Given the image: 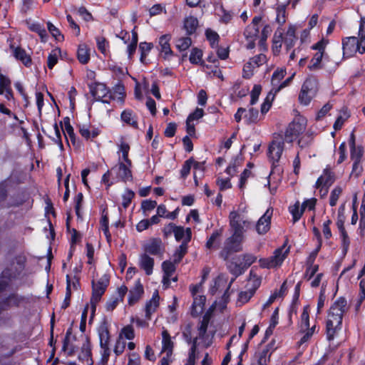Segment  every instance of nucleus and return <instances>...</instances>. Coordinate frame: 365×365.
<instances>
[{"instance_id":"f257e3e1","label":"nucleus","mask_w":365,"mask_h":365,"mask_svg":"<svg viewBox=\"0 0 365 365\" xmlns=\"http://www.w3.org/2000/svg\"><path fill=\"white\" fill-rule=\"evenodd\" d=\"M347 301L344 297L337 299L329 308L326 322V335L332 341L341 330L344 314L348 311Z\"/></svg>"},{"instance_id":"f03ea898","label":"nucleus","mask_w":365,"mask_h":365,"mask_svg":"<svg viewBox=\"0 0 365 365\" xmlns=\"http://www.w3.org/2000/svg\"><path fill=\"white\" fill-rule=\"evenodd\" d=\"M232 235L227 237L219 253V257L225 261H227L234 253L242 251V243L245 235L242 234L241 227L233 219L231 220Z\"/></svg>"},{"instance_id":"7ed1b4c3","label":"nucleus","mask_w":365,"mask_h":365,"mask_svg":"<svg viewBox=\"0 0 365 365\" xmlns=\"http://www.w3.org/2000/svg\"><path fill=\"white\" fill-rule=\"evenodd\" d=\"M343 56H353L356 52L362 54L365 52V17H361L359 29V38L346 37L342 41Z\"/></svg>"},{"instance_id":"20e7f679","label":"nucleus","mask_w":365,"mask_h":365,"mask_svg":"<svg viewBox=\"0 0 365 365\" xmlns=\"http://www.w3.org/2000/svg\"><path fill=\"white\" fill-rule=\"evenodd\" d=\"M256 260L257 257L254 255L246 253L236 256L230 261H227V268L234 275V277L230 282V286L232 285L237 277L242 274Z\"/></svg>"},{"instance_id":"39448f33","label":"nucleus","mask_w":365,"mask_h":365,"mask_svg":"<svg viewBox=\"0 0 365 365\" xmlns=\"http://www.w3.org/2000/svg\"><path fill=\"white\" fill-rule=\"evenodd\" d=\"M110 282V278L108 274L103 275L97 282L94 279L92 280V296L91 298V321L95 315L97 304L100 302L101 297L105 293Z\"/></svg>"},{"instance_id":"423d86ee","label":"nucleus","mask_w":365,"mask_h":365,"mask_svg":"<svg viewBox=\"0 0 365 365\" xmlns=\"http://www.w3.org/2000/svg\"><path fill=\"white\" fill-rule=\"evenodd\" d=\"M26 257L24 255H16L1 272V278L11 280L16 279L25 268Z\"/></svg>"},{"instance_id":"0eeeda50","label":"nucleus","mask_w":365,"mask_h":365,"mask_svg":"<svg viewBox=\"0 0 365 365\" xmlns=\"http://www.w3.org/2000/svg\"><path fill=\"white\" fill-rule=\"evenodd\" d=\"M289 251V249H285V246L283 245L277 249L272 257L260 259V266L268 269L279 266L287 256Z\"/></svg>"},{"instance_id":"6e6552de","label":"nucleus","mask_w":365,"mask_h":365,"mask_svg":"<svg viewBox=\"0 0 365 365\" xmlns=\"http://www.w3.org/2000/svg\"><path fill=\"white\" fill-rule=\"evenodd\" d=\"M328 44V40L322 39L312 46L313 50L317 52L314 55L310 61L308 68L311 71H317L323 68L322 61L324 57V50Z\"/></svg>"},{"instance_id":"1a4fd4ad","label":"nucleus","mask_w":365,"mask_h":365,"mask_svg":"<svg viewBox=\"0 0 365 365\" xmlns=\"http://www.w3.org/2000/svg\"><path fill=\"white\" fill-rule=\"evenodd\" d=\"M284 140L282 135H277L270 143L268 148V157L274 163L278 162L284 150Z\"/></svg>"},{"instance_id":"9d476101","label":"nucleus","mask_w":365,"mask_h":365,"mask_svg":"<svg viewBox=\"0 0 365 365\" xmlns=\"http://www.w3.org/2000/svg\"><path fill=\"white\" fill-rule=\"evenodd\" d=\"M306 130V122L304 120H294L290 123L286 129L284 140L288 143H292L301 133Z\"/></svg>"},{"instance_id":"9b49d317","label":"nucleus","mask_w":365,"mask_h":365,"mask_svg":"<svg viewBox=\"0 0 365 365\" xmlns=\"http://www.w3.org/2000/svg\"><path fill=\"white\" fill-rule=\"evenodd\" d=\"M259 112L258 110L251 108L247 111L244 108H239L235 114V120L239 123L242 118L245 119L246 124L250 125L258 122Z\"/></svg>"},{"instance_id":"f8f14e48","label":"nucleus","mask_w":365,"mask_h":365,"mask_svg":"<svg viewBox=\"0 0 365 365\" xmlns=\"http://www.w3.org/2000/svg\"><path fill=\"white\" fill-rule=\"evenodd\" d=\"M272 215L273 209L272 207L268 208L264 214L258 220L255 229L259 235H265L270 230Z\"/></svg>"},{"instance_id":"ddd939ff","label":"nucleus","mask_w":365,"mask_h":365,"mask_svg":"<svg viewBox=\"0 0 365 365\" xmlns=\"http://www.w3.org/2000/svg\"><path fill=\"white\" fill-rule=\"evenodd\" d=\"M133 166L132 162L128 163L121 161V159H118V164L115 168H118L117 177L123 182L133 181V174L131 168ZM115 167L112 168L113 170Z\"/></svg>"},{"instance_id":"4468645a","label":"nucleus","mask_w":365,"mask_h":365,"mask_svg":"<svg viewBox=\"0 0 365 365\" xmlns=\"http://www.w3.org/2000/svg\"><path fill=\"white\" fill-rule=\"evenodd\" d=\"M191 229L186 228V236L182 244L177 248L174 253V263H179L187 252V243L191 240Z\"/></svg>"},{"instance_id":"2eb2a0df","label":"nucleus","mask_w":365,"mask_h":365,"mask_svg":"<svg viewBox=\"0 0 365 365\" xmlns=\"http://www.w3.org/2000/svg\"><path fill=\"white\" fill-rule=\"evenodd\" d=\"M335 180L334 175L328 168L324 169V173L316 182L315 187L320 188V192L324 190V187H329Z\"/></svg>"},{"instance_id":"dca6fc26","label":"nucleus","mask_w":365,"mask_h":365,"mask_svg":"<svg viewBox=\"0 0 365 365\" xmlns=\"http://www.w3.org/2000/svg\"><path fill=\"white\" fill-rule=\"evenodd\" d=\"M163 249V242L160 238H153L144 246L145 252L153 255L162 254Z\"/></svg>"},{"instance_id":"f3484780","label":"nucleus","mask_w":365,"mask_h":365,"mask_svg":"<svg viewBox=\"0 0 365 365\" xmlns=\"http://www.w3.org/2000/svg\"><path fill=\"white\" fill-rule=\"evenodd\" d=\"M234 218L235 221L241 227L242 234L244 235L246 230L251 227L252 222L247 220L243 219L238 211L232 210L229 215L230 226L231 227V220Z\"/></svg>"},{"instance_id":"a211bd4d","label":"nucleus","mask_w":365,"mask_h":365,"mask_svg":"<svg viewBox=\"0 0 365 365\" xmlns=\"http://www.w3.org/2000/svg\"><path fill=\"white\" fill-rule=\"evenodd\" d=\"M159 299H160V297H159L158 292V291H155L153 293V297L151 298V299L149 300L146 303L145 307V318L147 320H150L151 318V314L157 310V308L159 306Z\"/></svg>"},{"instance_id":"6ab92c4d","label":"nucleus","mask_w":365,"mask_h":365,"mask_svg":"<svg viewBox=\"0 0 365 365\" xmlns=\"http://www.w3.org/2000/svg\"><path fill=\"white\" fill-rule=\"evenodd\" d=\"M143 292V287L140 280H138L133 289L129 292L128 304L130 305L135 304L141 298Z\"/></svg>"},{"instance_id":"aec40b11","label":"nucleus","mask_w":365,"mask_h":365,"mask_svg":"<svg viewBox=\"0 0 365 365\" xmlns=\"http://www.w3.org/2000/svg\"><path fill=\"white\" fill-rule=\"evenodd\" d=\"M139 266L147 275H150L153 273L154 259L144 253L140 256Z\"/></svg>"},{"instance_id":"412c9836","label":"nucleus","mask_w":365,"mask_h":365,"mask_svg":"<svg viewBox=\"0 0 365 365\" xmlns=\"http://www.w3.org/2000/svg\"><path fill=\"white\" fill-rule=\"evenodd\" d=\"M91 93L96 101H100L106 96L108 90L105 84L95 83L94 86H91Z\"/></svg>"},{"instance_id":"4be33fe9","label":"nucleus","mask_w":365,"mask_h":365,"mask_svg":"<svg viewBox=\"0 0 365 365\" xmlns=\"http://www.w3.org/2000/svg\"><path fill=\"white\" fill-rule=\"evenodd\" d=\"M162 337H163V341H162L163 351L167 354L168 356H172L174 344H173V341L171 340V337H170V334L168 333V330L164 329L163 331Z\"/></svg>"},{"instance_id":"5701e85b","label":"nucleus","mask_w":365,"mask_h":365,"mask_svg":"<svg viewBox=\"0 0 365 365\" xmlns=\"http://www.w3.org/2000/svg\"><path fill=\"white\" fill-rule=\"evenodd\" d=\"M121 120L127 125L133 127L135 129L138 128V124L136 116L134 115L133 110H125L122 112L120 115Z\"/></svg>"},{"instance_id":"b1692460","label":"nucleus","mask_w":365,"mask_h":365,"mask_svg":"<svg viewBox=\"0 0 365 365\" xmlns=\"http://www.w3.org/2000/svg\"><path fill=\"white\" fill-rule=\"evenodd\" d=\"M222 235V229L215 230L207 240L205 247L209 250L217 249L219 246L220 238Z\"/></svg>"},{"instance_id":"393cba45","label":"nucleus","mask_w":365,"mask_h":365,"mask_svg":"<svg viewBox=\"0 0 365 365\" xmlns=\"http://www.w3.org/2000/svg\"><path fill=\"white\" fill-rule=\"evenodd\" d=\"M295 27L294 26H289L284 38V43L286 46L287 50L291 49L295 43L297 37L295 36Z\"/></svg>"},{"instance_id":"a878e982","label":"nucleus","mask_w":365,"mask_h":365,"mask_svg":"<svg viewBox=\"0 0 365 365\" xmlns=\"http://www.w3.org/2000/svg\"><path fill=\"white\" fill-rule=\"evenodd\" d=\"M205 302L206 297L204 295H199L194 298V302L192 306V314L193 316H197L198 314L202 312Z\"/></svg>"},{"instance_id":"bb28decb","label":"nucleus","mask_w":365,"mask_h":365,"mask_svg":"<svg viewBox=\"0 0 365 365\" xmlns=\"http://www.w3.org/2000/svg\"><path fill=\"white\" fill-rule=\"evenodd\" d=\"M14 57L21 61L26 66H29L31 63V58L30 56H29L25 50L21 48V47H16L14 49Z\"/></svg>"},{"instance_id":"cd10ccee","label":"nucleus","mask_w":365,"mask_h":365,"mask_svg":"<svg viewBox=\"0 0 365 365\" xmlns=\"http://www.w3.org/2000/svg\"><path fill=\"white\" fill-rule=\"evenodd\" d=\"M77 58L82 64H86L89 61V48L86 44L79 45L77 51Z\"/></svg>"},{"instance_id":"c85d7f7f","label":"nucleus","mask_w":365,"mask_h":365,"mask_svg":"<svg viewBox=\"0 0 365 365\" xmlns=\"http://www.w3.org/2000/svg\"><path fill=\"white\" fill-rule=\"evenodd\" d=\"M101 347L108 346L110 334L107 325L104 323L98 329Z\"/></svg>"},{"instance_id":"c756f323","label":"nucleus","mask_w":365,"mask_h":365,"mask_svg":"<svg viewBox=\"0 0 365 365\" xmlns=\"http://www.w3.org/2000/svg\"><path fill=\"white\" fill-rule=\"evenodd\" d=\"M267 61V57L264 54L260 53L250 58V61L244 66V71L246 68H252V67H259Z\"/></svg>"},{"instance_id":"7c9ffc66","label":"nucleus","mask_w":365,"mask_h":365,"mask_svg":"<svg viewBox=\"0 0 365 365\" xmlns=\"http://www.w3.org/2000/svg\"><path fill=\"white\" fill-rule=\"evenodd\" d=\"M283 41L282 32H278V30L275 31L273 39H272V51L273 53L277 56L279 53L282 48Z\"/></svg>"},{"instance_id":"2f4dec72","label":"nucleus","mask_w":365,"mask_h":365,"mask_svg":"<svg viewBox=\"0 0 365 365\" xmlns=\"http://www.w3.org/2000/svg\"><path fill=\"white\" fill-rule=\"evenodd\" d=\"M198 26V21L197 18L190 16L186 18L184 21V28L188 35L194 34Z\"/></svg>"},{"instance_id":"473e14b6","label":"nucleus","mask_w":365,"mask_h":365,"mask_svg":"<svg viewBox=\"0 0 365 365\" xmlns=\"http://www.w3.org/2000/svg\"><path fill=\"white\" fill-rule=\"evenodd\" d=\"M118 146V152L122 153L121 161L128 163V164L130 163V162H132L128 157L129 151L130 149L129 144L125 143L123 139H121Z\"/></svg>"},{"instance_id":"72a5a7b5","label":"nucleus","mask_w":365,"mask_h":365,"mask_svg":"<svg viewBox=\"0 0 365 365\" xmlns=\"http://www.w3.org/2000/svg\"><path fill=\"white\" fill-rule=\"evenodd\" d=\"M302 89L311 94L315 95L317 90V81L314 78H308L304 82Z\"/></svg>"},{"instance_id":"f704fd0d","label":"nucleus","mask_w":365,"mask_h":365,"mask_svg":"<svg viewBox=\"0 0 365 365\" xmlns=\"http://www.w3.org/2000/svg\"><path fill=\"white\" fill-rule=\"evenodd\" d=\"M170 39V37L169 35H163L159 39V43L161 47V52H163L165 55L173 54V51L169 43Z\"/></svg>"},{"instance_id":"c9c22d12","label":"nucleus","mask_w":365,"mask_h":365,"mask_svg":"<svg viewBox=\"0 0 365 365\" xmlns=\"http://www.w3.org/2000/svg\"><path fill=\"white\" fill-rule=\"evenodd\" d=\"M309 328V307H304L303 312L301 315L300 331L304 332L306 330L310 329Z\"/></svg>"},{"instance_id":"e433bc0d","label":"nucleus","mask_w":365,"mask_h":365,"mask_svg":"<svg viewBox=\"0 0 365 365\" xmlns=\"http://www.w3.org/2000/svg\"><path fill=\"white\" fill-rule=\"evenodd\" d=\"M91 356V345L89 339L87 338L81 346V353L79 355V359L82 360H86L88 361Z\"/></svg>"},{"instance_id":"4c0bfd02","label":"nucleus","mask_w":365,"mask_h":365,"mask_svg":"<svg viewBox=\"0 0 365 365\" xmlns=\"http://www.w3.org/2000/svg\"><path fill=\"white\" fill-rule=\"evenodd\" d=\"M289 2V1L286 4L279 5L277 8L276 21L281 26L286 22V8Z\"/></svg>"},{"instance_id":"58836bf2","label":"nucleus","mask_w":365,"mask_h":365,"mask_svg":"<svg viewBox=\"0 0 365 365\" xmlns=\"http://www.w3.org/2000/svg\"><path fill=\"white\" fill-rule=\"evenodd\" d=\"M29 29L34 32L37 33L42 41H46L47 38V33L43 26L39 24H32L29 26Z\"/></svg>"},{"instance_id":"ea45409f","label":"nucleus","mask_w":365,"mask_h":365,"mask_svg":"<svg viewBox=\"0 0 365 365\" xmlns=\"http://www.w3.org/2000/svg\"><path fill=\"white\" fill-rule=\"evenodd\" d=\"M192 44V40L190 37H181L176 41V47L180 51H185Z\"/></svg>"},{"instance_id":"a19ab883","label":"nucleus","mask_w":365,"mask_h":365,"mask_svg":"<svg viewBox=\"0 0 365 365\" xmlns=\"http://www.w3.org/2000/svg\"><path fill=\"white\" fill-rule=\"evenodd\" d=\"M24 297L18 295L17 294H11L8 297L4 299V302H6L9 307L12 306L18 307L24 301Z\"/></svg>"},{"instance_id":"79ce46f5","label":"nucleus","mask_w":365,"mask_h":365,"mask_svg":"<svg viewBox=\"0 0 365 365\" xmlns=\"http://www.w3.org/2000/svg\"><path fill=\"white\" fill-rule=\"evenodd\" d=\"M271 31V28L269 25L264 26L261 33V38L259 41V46L261 48V50L266 51L267 49L266 45L267 38Z\"/></svg>"},{"instance_id":"37998d69","label":"nucleus","mask_w":365,"mask_h":365,"mask_svg":"<svg viewBox=\"0 0 365 365\" xmlns=\"http://www.w3.org/2000/svg\"><path fill=\"white\" fill-rule=\"evenodd\" d=\"M71 297V284L69 275H66V293L61 308L65 309L70 305Z\"/></svg>"},{"instance_id":"c03bdc74","label":"nucleus","mask_w":365,"mask_h":365,"mask_svg":"<svg viewBox=\"0 0 365 365\" xmlns=\"http://www.w3.org/2000/svg\"><path fill=\"white\" fill-rule=\"evenodd\" d=\"M206 37L207 40L210 41V45L212 48H215L218 46V42L220 36L219 35L214 31L208 29L205 31Z\"/></svg>"},{"instance_id":"a18cd8bd","label":"nucleus","mask_w":365,"mask_h":365,"mask_svg":"<svg viewBox=\"0 0 365 365\" xmlns=\"http://www.w3.org/2000/svg\"><path fill=\"white\" fill-rule=\"evenodd\" d=\"M260 284V278L257 277V275L254 272L253 269H251L247 285H250V288L256 291L257 289L259 287Z\"/></svg>"},{"instance_id":"49530a36","label":"nucleus","mask_w":365,"mask_h":365,"mask_svg":"<svg viewBox=\"0 0 365 365\" xmlns=\"http://www.w3.org/2000/svg\"><path fill=\"white\" fill-rule=\"evenodd\" d=\"M259 34V28L248 25L244 31V36L246 40L256 39Z\"/></svg>"},{"instance_id":"de8ad7c7","label":"nucleus","mask_w":365,"mask_h":365,"mask_svg":"<svg viewBox=\"0 0 365 365\" xmlns=\"http://www.w3.org/2000/svg\"><path fill=\"white\" fill-rule=\"evenodd\" d=\"M290 212L293 217V222H296L301 218L304 210L302 207L299 209V202L297 201L294 206L290 208Z\"/></svg>"},{"instance_id":"09e8293b","label":"nucleus","mask_w":365,"mask_h":365,"mask_svg":"<svg viewBox=\"0 0 365 365\" xmlns=\"http://www.w3.org/2000/svg\"><path fill=\"white\" fill-rule=\"evenodd\" d=\"M124 336L126 339L131 340L135 337L134 329L131 325H127L124 327L120 331L119 339H122Z\"/></svg>"},{"instance_id":"8fccbe9b","label":"nucleus","mask_w":365,"mask_h":365,"mask_svg":"<svg viewBox=\"0 0 365 365\" xmlns=\"http://www.w3.org/2000/svg\"><path fill=\"white\" fill-rule=\"evenodd\" d=\"M101 226L108 242H110L111 240V235L108 229V217L106 214L103 215L101 217Z\"/></svg>"},{"instance_id":"3c124183","label":"nucleus","mask_w":365,"mask_h":365,"mask_svg":"<svg viewBox=\"0 0 365 365\" xmlns=\"http://www.w3.org/2000/svg\"><path fill=\"white\" fill-rule=\"evenodd\" d=\"M60 53V50H53L51 53L48 55L47 59V66L48 68L52 69L53 66L58 62V56Z\"/></svg>"},{"instance_id":"603ef678","label":"nucleus","mask_w":365,"mask_h":365,"mask_svg":"<svg viewBox=\"0 0 365 365\" xmlns=\"http://www.w3.org/2000/svg\"><path fill=\"white\" fill-rule=\"evenodd\" d=\"M202 56V51L197 48H194L191 51L189 59L192 63L197 64L201 61Z\"/></svg>"},{"instance_id":"864d4df0","label":"nucleus","mask_w":365,"mask_h":365,"mask_svg":"<svg viewBox=\"0 0 365 365\" xmlns=\"http://www.w3.org/2000/svg\"><path fill=\"white\" fill-rule=\"evenodd\" d=\"M47 28L48 31L57 41H63L64 39L63 35H62L58 28H56L52 23H47Z\"/></svg>"},{"instance_id":"5fc2aeb1","label":"nucleus","mask_w":365,"mask_h":365,"mask_svg":"<svg viewBox=\"0 0 365 365\" xmlns=\"http://www.w3.org/2000/svg\"><path fill=\"white\" fill-rule=\"evenodd\" d=\"M194 163L193 158H190L188 160H187L184 164L182 165V168L180 170V175L181 178H185L190 173L191 166L192 165V163Z\"/></svg>"},{"instance_id":"6e6d98bb","label":"nucleus","mask_w":365,"mask_h":365,"mask_svg":"<svg viewBox=\"0 0 365 365\" xmlns=\"http://www.w3.org/2000/svg\"><path fill=\"white\" fill-rule=\"evenodd\" d=\"M342 192V189L340 187H335L331 192L329 205L333 207L335 206L336 202Z\"/></svg>"},{"instance_id":"4d7b16f0","label":"nucleus","mask_w":365,"mask_h":365,"mask_svg":"<svg viewBox=\"0 0 365 365\" xmlns=\"http://www.w3.org/2000/svg\"><path fill=\"white\" fill-rule=\"evenodd\" d=\"M255 293V291L250 288H249L247 291L241 292L238 296V301L243 304L246 303L250 299V298L254 295Z\"/></svg>"},{"instance_id":"13d9d810","label":"nucleus","mask_w":365,"mask_h":365,"mask_svg":"<svg viewBox=\"0 0 365 365\" xmlns=\"http://www.w3.org/2000/svg\"><path fill=\"white\" fill-rule=\"evenodd\" d=\"M351 150V159L354 162L361 161V158L363 155V148L361 146L354 147V148H350Z\"/></svg>"},{"instance_id":"bf43d9fd","label":"nucleus","mask_w":365,"mask_h":365,"mask_svg":"<svg viewBox=\"0 0 365 365\" xmlns=\"http://www.w3.org/2000/svg\"><path fill=\"white\" fill-rule=\"evenodd\" d=\"M209 322H210V320L207 319V317H202V319L200 322V324L198 328L199 337L200 339H202L205 337V334L207 332Z\"/></svg>"},{"instance_id":"052dcab7","label":"nucleus","mask_w":365,"mask_h":365,"mask_svg":"<svg viewBox=\"0 0 365 365\" xmlns=\"http://www.w3.org/2000/svg\"><path fill=\"white\" fill-rule=\"evenodd\" d=\"M174 262L170 261H165L162 264V269L165 274L172 275L175 271V266Z\"/></svg>"},{"instance_id":"680f3d73","label":"nucleus","mask_w":365,"mask_h":365,"mask_svg":"<svg viewBox=\"0 0 365 365\" xmlns=\"http://www.w3.org/2000/svg\"><path fill=\"white\" fill-rule=\"evenodd\" d=\"M286 75V71L284 69H277L272 74V84L275 86L277 83L284 78Z\"/></svg>"},{"instance_id":"e2e57ef3","label":"nucleus","mask_w":365,"mask_h":365,"mask_svg":"<svg viewBox=\"0 0 365 365\" xmlns=\"http://www.w3.org/2000/svg\"><path fill=\"white\" fill-rule=\"evenodd\" d=\"M262 91V86L260 85H255L251 92L250 105H254L258 101L259 96Z\"/></svg>"},{"instance_id":"0e129e2a","label":"nucleus","mask_w":365,"mask_h":365,"mask_svg":"<svg viewBox=\"0 0 365 365\" xmlns=\"http://www.w3.org/2000/svg\"><path fill=\"white\" fill-rule=\"evenodd\" d=\"M135 193L130 190H127L123 195L122 205L124 208H127L130 204L132 199L134 197Z\"/></svg>"},{"instance_id":"69168bd1","label":"nucleus","mask_w":365,"mask_h":365,"mask_svg":"<svg viewBox=\"0 0 365 365\" xmlns=\"http://www.w3.org/2000/svg\"><path fill=\"white\" fill-rule=\"evenodd\" d=\"M314 96V94H311L310 93L306 92L304 90L301 89L299 95V100L301 103L307 105L310 103Z\"/></svg>"},{"instance_id":"338daca9","label":"nucleus","mask_w":365,"mask_h":365,"mask_svg":"<svg viewBox=\"0 0 365 365\" xmlns=\"http://www.w3.org/2000/svg\"><path fill=\"white\" fill-rule=\"evenodd\" d=\"M11 87V81L0 73V95L4 94V89Z\"/></svg>"},{"instance_id":"774afa93","label":"nucleus","mask_w":365,"mask_h":365,"mask_svg":"<svg viewBox=\"0 0 365 365\" xmlns=\"http://www.w3.org/2000/svg\"><path fill=\"white\" fill-rule=\"evenodd\" d=\"M174 235L177 241L179 242L182 240L183 241L186 236V229L185 230L184 227L181 226H177Z\"/></svg>"}]
</instances>
